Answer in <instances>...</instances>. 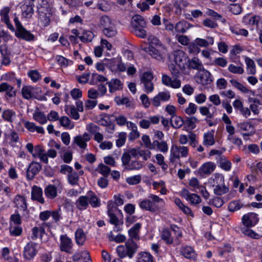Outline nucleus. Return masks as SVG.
<instances>
[{
  "label": "nucleus",
  "instance_id": "nucleus-1",
  "mask_svg": "<svg viewBox=\"0 0 262 262\" xmlns=\"http://www.w3.org/2000/svg\"><path fill=\"white\" fill-rule=\"evenodd\" d=\"M164 203L163 199L157 195L150 194L148 199H145L140 202L139 207L142 210L155 212L160 209Z\"/></svg>",
  "mask_w": 262,
  "mask_h": 262
},
{
  "label": "nucleus",
  "instance_id": "nucleus-2",
  "mask_svg": "<svg viewBox=\"0 0 262 262\" xmlns=\"http://www.w3.org/2000/svg\"><path fill=\"white\" fill-rule=\"evenodd\" d=\"M138 247L139 246L136 242L132 239H128L124 245L118 246L116 251L120 258L126 257L132 258L137 252Z\"/></svg>",
  "mask_w": 262,
  "mask_h": 262
},
{
  "label": "nucleus",
  "instance_id": "nucleus-3",
  "mask_svg": "<svg viewBox=\"0 0 262 262\" xmlns=\"http://www.w3.org/2000/svg\"><path fill=\"white\" fill-rule=\"evenodd\" d=\"M188 154L189 148L187 146L173 144L170 149L169 162L172 165L176 167L180 161V158H186Z\"/></svg>",
  "mask_w": 262,
  "mask_h": 262
},
{
  "label": "nucleus",
  "instance_id": "nucleus-4",
  "mask_svg": "<svg viewBox=\"0 0 262 262\" xmlns=\"http://www.w3.org/2000/svg\"><path fill=\"white\" fill-rule=\"evenodd\" d=\"M213 182L214 183L213 192L216 195H222L229 191V188L225 185L224 177L223 174L215 173Z\"/></svg>",
  "mask_w": 262,
  "mask_h": 262
},
{
  "label": "nucleus",
  "instance_id": "nucleus-5",
  "mask_svg": "<svg viewBox=\"0 0 262 262\" xmlns=\"http://www.w3.org/2000/svg\"><path fill=\"white\" fill-rule=\"evenodd\" d=\"M171 57L180 69H185L189 58L184 52L179 50L174 51L171 54Z\"/></svg>",
  "mask_w": 262,
  "mask_h": 262
},
{
  "label": "nucleus",
  "instance_id": "nucleus-6",
  "mask_svg": "<svg viewBox=\"0 0 262 262\" xmlns=\"http://www.w3.org/2000/svg\"><path fill=\"white\" fill-rule=\"evenodd\" d=\"M144 50L148 53L152 58L158 60H162L165 53L166 48L163 45H160L157 47L150 45L148 48H145Z\"/></svg>",
  "mask_w": 262,
  "mask_h": 262
},
{
  "label": "nucleus",
  "instance_id": "nucleus-7",
  "mask_svg": "<svg viewBox=\"0 0 262 262\" xmlns=\"http://www.w3.org/2000/svg\"><path fill=\"white\" fill-rule=\"evenodd\" d=\"M15 36L18 38L27 41L35 40V37L30 31L27 30L24 26L15 30Z\"/></svg>",
  "mask_w": 262,
  "mask_h": 262
},
{
  "label": "nucleus",
  "instance_id": "nucleus-8",
  "mask_svg": "<svg viewBox=\"0 0 262 262\" xmlns=\"http://www.w3.org/2000/svg\"><path fill=\"white\" fill-rule=\"evenodd\" d=\"M41 169V165L36 162H31L28 167L26 171V177L28 180H33L35 176L39 173Z\"/></svg>",
  "mask_w": 262,
  "mask_h": 262
},
{
  "label": "nucleus",
  "instance_id": "nucleus-9",
  "mask_svg": "<svg viewBox=\"0 0 262 262\" xmlns=\"http://www.w3.org/2000/svg\"><path fill=\"white\" fill-rule=\"evenodd\" d=\"M258 220L257 214L253 212H249L244 215L242 219L243 224L247 227L254 226Z\"/></svg>",
  "mask_w": 262,
  "mask_h": 262
},
{
  "label": "nucleus",
  "instance_id": "nucleus-10",
  "mask_svg": "<svg viewBox=\"0 0 262 262\" xmlns=\"http://www.w3.org/2000/svg\"><path fill=\"white\" fill-rule=\"evenodd\" d=\"M60 249L61 251L66 252L68 253H71V250L73 247L72 239L69 237L67 234H64L60 235Z\"/></svg>",
  "mask_w": 262,
  "mask_h": 262
},
{
  "label": "nucleus",
  "instance_id": "nucleus-11",
  "mask_svg": "<svg viewBox=\"0 0 262 262\" xmlns=\"http://www.w3.org/2000/svg\"><path fill=\"white\" fill-rule=\"evenodd\" d=\"M170 98V94L169 92H159L152 99L151 102L152 105L155 107H158L161 104V101L166 102Z\"/></svg>",
  "mask_w": 262,
  "mask_h": 262
},
{
  "label": "nucleus",
  "instance_id": "nucleus-12",
  "mask_svg": "<svg viewBox=\"0 0 262 262\" xmlns=\"http://www.w3.org/2000/svg\"><path fill=\"white\" fill-rule=\"evenodd\" d=\"M37 251V244L30 242L24 248V256L26 259H32L36 254Z\"/></svg>",
  "mask_w": 262,
  "mask_h": 262
},
{
  "label": "nucleus",
  "instance_id": "nucleus-13",
  "mask_svg": "<svg viewBox=\"0 0 262 262\" xmlns=\"http://www.w3.org/2000/svg\"><path fill=\"white\" fill-rule=\"evenodd\" d=\"M181 193V195L187 201H189L191 204L197 205L201 202V199L199 195L195 193H190L186 189H183Z\"/></svg>",
  "mask_w": 262,
  "mask_h": 262
},
{
  "label": "nucleus",
  "instance_id": "nucleus-14",
  "mask_svg": "<svg viewBox=\"0 0 262 262\" xmlns=\"http://www.w3.org/2000/svg\"><path fill=\"white\" fill-rule=\"evenodd\" d=\"M91 137L88 133H85L83 135L76 136L74 138V142L80 148L85 149L87 146L86 142L90 140Z\"/></svg>",
  "mask_w": 262,
  "mask_h": 262
},
{
  "label": "nucleus",
  "instance_id": "nucleus-15",
  "mask_svg": "<svg viewBox=\"0 0 262 262\" xmlns=\"http://www.w3.org/2000/svg\"><path fill=\"white\" fill-rule=\"evenodd\" d=\"M10 11V8L8 7L3 8L0 11V16L1 17V20L2 22L4 23L8 28L11 31H14V28L11 24L9 20V13Z\"/></svg>",
  "mask_w": 262,
  "mask_h": 262
},
{
  "label": "nucleus",
  "instance_id": "nucleus-16",
  "mask_svg": "<svg viewBox=\"0 0 262 262\" xmlns=\"http://www.w3.org/2000/svg\"><path fill=\"white\" fill-rule=\"evenodd\" d=\"M162 83L164 85L168 86H170L173 89H178L181 87V80L177 79V78H174L173 80H172L169 76L166 75H164L162 76Z\"/></svg>",
  "mask_w": 262,
  "mask_h": 262
},
{
  "label": "nucleus",
  "instance_id": "nucleus-17",
  "mask_svg": "<svg viewBox=\"0 0 262 262\" xmlns=\"http://www.w3.org/2000/svg\"><path fill=\"white\" fill-rule=\"evenodd\" d=\"M197 81L202 85H206L212 81L211 73L205 69H203L202 72L198 77Z\"/></svg>",
  "mask_w": 262,
  "mask_h": 262
},
{
  "label": "nucleus",
  "instance_id": "nucleus-18",
  "mask_svg": "<svg viewBox=\"0 0 262 262\" xmlns=\"http://www.w3.org/2000/svg\"><path fill=\"white\" fill-rule=\"evenodd\" d=\"M216 166L211 162H208L203 164L199 169V173L202 175H208L215 169Z\"/></svg>",
  "mask_w": 262,
  "mask_h": 262
},
{
  "label": "nucleus",
  "instance_id": "nucleus-19",
  "mask_svg": "<svg viewBox=\"0 0 262 262\" xmlns=\"http://www.w3.org/2000/svg\"><path fill=\"white\" fill-rule=\"evenodd\" d=\"M39 15V19L40 24L43 27H47L49 25L50 23V17L52 16L51 11H40L38 12Z\"/></svg>",
  "mask_w": 262,
  "mask_h": 262
},
{
  "label": "nucleus",
  "instance_id": "nucleus-20",
  "mask_svg": "<svg viewBox=\"0 0 262 262\" xmlns=\"http://www.w3.org/2000/svg\"><path fill=\"white\" fill-rule=\"evenodd\" d=\"M181 253L185 258L187 259H195L197 254L193 249L190 246H184L181 248Z\"/></svg>",
  "mask_w": 262,
  "mask_h": 262
},
{
  "label": "nucleus",
  "instance_id": "nucleus-21",
  "mask_svg": "<svg viewBox=\"0 0 262 262\" xmlns=\"http://www.w3.org/2000/svg\"><path fill=\"white\" fill-rule=\"evenodd\" d=\"M32 199L37 201L41 204L45 203L44 199L42 196V190L38 186H34L31 192Z\"/></svg>",
  "mask_w": 262,
  "mask_h": 262
},
{
  "label": "nucleus",
  "instance_id": "nucleus-22",
  "mask_svg": "<svg viewBox=\"0 0 262 262\" xmlns=\"http://www.w3.org/2000/svg\"><path fill=\"white\" fill-rule=\"evenodd\" d=\"M131 25L132 28L146 27V23L142 16L137 14L133 16Z\"/></svg>",
  "mask_w": 262,
  "mask_h": 262
},
{
  "label": "nucleus",
  "instance_id": "nucleus-23",
  "mask_svg": "<svg viewBox=\"0 0 262 262\" xmlns=\"http://www.w3.org/2000/svg\"><path fill=\"white\" fill-rule=\"evenodd\" d=\"M4 92H6V95L9 97H13L16 95L14 88L7 82H3L0 84V93Z\"/></svg>",
  "mask_w": 262,
  "mask_h": 262
},
{
  "label": "nucleus",
  "instance_id": "nucleus-24",
  "mask_svg": "<svg viewBox=\"0 0 262 262\" xmlns=\"http://www.w3.org/2000/svg\"><path fill=\"white\" fill-rule=\"evenodd\" d=\"M45 195L50 199H54L57 196V188L52 184L47 186L44 190Z\"/></svg>",
  "mask_w": 262,
  "mask_h": 262
},
{
  "label": "nucleus",
  "instance_id": "nucleus-25",
  "mask_svg": "<svg viewBox=\"0 0 262 262\" xmlns=\"http://www.w3.org/2000/svg\"><path fill=\"white\" fill-rule=\"evenodd\" d=\"M34 5L31 3H26L21 6L23 15L26 17L29 18L32 17L33 13Z\"/></svg>",
  "mask_w": 262,
  "mask_h": 262
},
{
  "label": "nucleus",
  "instance_id": "nucleus-26",
  "mask_svg": "<svg viewBox=\"0 0 262 262\" xmlns=\"http://www.w3.org/2000/svg\"><path fill=\"white\" fill-rule=\"evenodd\" d=\"M0 52L2 55V64L8 66L10 63L11 60L10 58V52L8 51L6 46H1L0 47Z\"/></svg>",
  "mask_w": 262,
  "mask_h": 262
},
{
  "label": "nucleus",
  "instance_id": "nucleus-27",
  "mask_svg": "<svg viewBox=\"0 0 262 262\" xmlns=\"http://www.w3.org/2000/svg\"><path fill=\"white\" fill-rule=\"evenodd\" d=\"M14 203L15 206L20 210L25 211L27 210V205L24 197L17 195L14 199Z\"/></svg>",
  "mask_w": 262,
  "mask_h": 262
},
{
  "label": "nucleus",
  "instance_id": "nucleus-28",
  "mask_svg": "<svg viewBox=\"0 0 262 262\" xmlns=\"http://www.w3.org/2000/svg\"><path fill=\"white\" fill-rule=\"evenodd\" d=\"M214 130H211L204 134L203 144L206 146H212L214 144Z\"/></svg>",
  "mask_w": 262,
  "mask_h": 262
},
{
  "label": "nucleus",
  "instance_id": "nucleus-29",
  "mask_svg": "<svg viewBox=\"0 0 262 262\" xmlns=\"http://www.w3.org/2000/svg\"><path fill=\"white\" fill-rule=\"evenodd\" d=\"M141 225L138 223L135 224L129 230L128 234L130 237L129 239L138 240L139 239V232L141 228Z\"/></svg>",
  "mask_w": 262,
  "mask_h": 262
},
{
  "label": "nucleus",
  "instance_id": "nucleus-30",
  "mask_svg": "<svg viewBox=\"0 0 262 262\" xmlns=\"http://www.w3.org/2000/svg\"><path fill=\"white\" fill-rule=\"evenodd\" d=\"M219 166L226 171H229L231 168V163L227 160L226 157L223 155H220L217 159Z\"/></svg>",
  "mask_w": 262,
  "mask_h": 262
},
{
  "label": "nucleus",
  "instance_id": "nucleus-31",
  "mask_svg": "<svg viewBox=\"0 0 262 262\" xmlns=\"http://www.w3.org/2000/svg\"><path fill=\"white\" fill-rule=\"evenodd\" d=\"M109 87V91L111 93H114L117 90L122 88L121 81L118 79H112L110 81L106 83Z\"/></svg>",
  "mask_w": 262,
  "mask_h": 262
},
{
  "label": "nucleus",
  "instance_id": "nucleus-32",
  "mask_svg": "<svg viewBox=\"0 0 262 262\" xmlns=\"http://www.w3.org/2000/svg\"><path fill=\"white\" fill-rule=\"evenodd\" d=\"M188 63V66L190 69L197 70H202L204 69V66L202 61L196 57H193L191 59H189Z\"/></svg>",
  "mask_w": 262,
  "mask_h": 262
},
{
  "label": "nucleus",
  "instance_id": "nucleus-33",
  "mask_svg": "<svg viewBox=\"0 0 262 262\" xmlns=\"http://www.w3.org/2000/svg\"><path fill=\"white\" fill-rule=\"evenodd\" d=\"M194 41L196 42L199 47L206 48L214 43V39L212 37L207 36L206 39L196 38Z\"/></svg>",
  "mask_w": 262,
  "mask_h": 262
},
{
  "label": "nucleus",
  "instance_id": "nucleus-34",
  "mask_svg": "<svg viewBox=\"0 0 262 262\" xmlns=\"http://www.w3.org/2000/svg\"><path fill=\"white\" fill-rule=\"evenodd\" d=\"M35 89L31 86H25L22 88L21 93L23 97L29 100L34 97V92Z\"/></svg>",
  "mask_w": 262,
  "mask_h": 262
},
{
  "label": "nucleus",
  "instance_id": "nucleus-35",
  "mask_svg": "<svg viewBox=\"0 0 262 262\" xmlns=\"http://www.w3.org/2000/svg\"><path fill=\"white\" fill-rule=\"evenodd\" d=\"M192 26L186 21L182 20L178 22L174 27L176 31L178 33H184Z\"/></svg>",
  "mask_w": 262,
  "mask_h": 262
},
{
  "label": "nucleus",
  "instance_id": "nucleus-36",
  "mask_svg": "<svg viewBox=\"0 0 262 262\" xmlns=\"http://www.w3.org/2000/svg\"><path fill=\"white\" fill-rule=\"evenodd\" d=\"M88 205L89 201L86 194L85 195L80 196L76 202V207L80 210L86 209Z\"/></svg>",
  "mask_w": 262,
  "mask_h": 262
},
{
  "label": "nucleus",
  "instance_id": "nucleus-37",
  "mask_svg": "<svg viewBox=\"0 0 262 262\" xmlns=\"http://www.w3.org/2000/svg\"><path fill=\"white\" fill-rule=\"evenodd\" d=\"M86 195L89 203L92 207H96L100 206L99 200L94 192L92 191H89L86 193Z\"/></svg>",
  "mask_w": 262,
  "mask_h": 262
},
{
  "label": "nucleus",
  "instance_id": "nucleus-38",
  "mask_svg": "<svg viewBox=\"0 0 262 262\" xmlns=\"http://www.w3.org/2000/svg\"><path fill=\"white\" fill-rule=\"evenodd\" d=\"M248 74L254 75L256 73L255 64L254 61L248 57H245Z\"/></svg>",
  "mask_w": 262,
  "mask_h": 262
},
{
  "label": "nucleus",
  "instance_id": "nucleus-39",
  "mask_svg": "<svg viewBox=\"0 0 262 262\" xmlns=\"http://www.w3.org/2000/svg\"><path fill=\"white\" fill-rule=\"evenodd\" d=\"M137 262H153V257L149 253L141 252L138 254Z\"/></svg>",
  "mask_w": 262,
  "mask_h": 262
},
{
  "label": "nucleus",
  "instance_id": "nucleus-40",
  "mask_svg": "<svg viewBox=\"0 0 262 262\" xmlns=\"http://www.w3.org/2000/svg\"><path fill=\"white\" fill-rule=\"evenodd\" d=\"M156 147L160 151L166 153L168 150V146L166 141H154V149Z\"/></svg>",
  "mask_w": 262,
  "mask_h": 262
},
{
  "label": "nucleus",
  "instance_id": "nucleus-41",
  "mask_svg": "<svg viewBox=\"0 0 262 262\" xmlns=\"http://www.w3.org/2000/svg\"><path fill=\"white\" fill-rule=\"evenodd\" d=\"M33 119L41 124H44L47 122V118L43 113L40 111H35L33 115Z\"/></svg>",
  "mask_w": 262,
  "mask_h": 262
},
{
  "label": "nucleus",
  "instance_id": "nucleus-42",
  "mask_svg": "<svg viewBox=\"0 0 262 262\" xmlns=\"http://www.w3.org/2000/svg\"><path fill=\"white\" fill-rule=\"evenodd\" d=\"M75 234L76 244L78 245H82L85 240V235L83 231L81 229H78Z\"/></svg>",
  "mask_w": 262,
  "mask_h": 262
},
{
  "label": "nucleus",
  "instance_id": "nucleus-43",
  "mask_svg": "<svg viewBox=\"0 0 262 262\" xmlns=\"http://www.w3.org/2000/svg\"><path fill=\"white\" fill-rule=\"evenodd\" d=\"M78 37L83 42H91L94 37V34L92 31L84 30L82 34Z\"/></svg>",
  "mask_w": 262,
  "mask_h": 262
},
{
  "label": "nucleus",
  "instance_id": "nucleus-44",
  "mask_svg": "<svg viewBox=\"0 0 262 262\" xmlns=\"http://www.w3.org/2000/svg\"><path fill=\"white\" fill-rule=\"evenodd\" d=\"M170 123L173 128H179L184 124V121L180 117L176 115L171 117Z\"/></svg>",
  "mask_w": 262,
  "mask_h": 262
},
{
  "label": "nucleus",
  "instance_id": "nucleus-45",
  "mask_svg": "<svg viewBox=\"0 0 262 262\" xmlns=\"http://www.w3.org/2000/svg\"><path fill=\"white\" fill-rule=\"evenodd\" d=\"M16 114L11 110H6L3 112V118L9 122H12L15 117Z\"/></svg>",
  "mask_w": 262,
  "mask_h": 262
},
{
  "label": "nucleus",
  "instance_id": "nucleus-46",
  "mask_svg": "<svg viewBox=\"0 0 262 262\" xmlns=\"http://www.w3.org/2000/svg\"><path fill=\"white\" fill-rule=\"evenodd\" d=\"M79 180V177L76 172H72L68 174V181L70 185L72 186L78 185Z\"/></svg>",
  "mask_w": 262,
  "mask_h": 262
},
{
  "label": "nucleus",
  "instance_id": "nucleus-47",
  "mask_svg": "<svg viewBox=\"0 0 262 262\" xmlns=\"http://www.w3.org/2000/svg\"><path fill=\"white\" fill-rule=\"evenodd\" d=\"M173 5L177 11L181 13L182 9L187 7L189 3L185 0H175Z\"/></svg>",
  "mask_w": 262,
  "mask_h": 262
},
{
  "label": "nucleus",
  "instance_id": "nucleus-48",
  "mask_svg": "<svg viewBox=\"0 0 262 262\" xmlns=\"http://www.w3.org/2000/svg\"><path fill=\"white\" fill-rule=\"evenodd\" d=\"M103 34L108 37H113L115 36L117 33L115 24L111 26L103 29Z\"/></svg>",
  "mask_w": 262,
  "mask_h": 262
},
{
  "label": "nucleus",
  "instance_id": "nucleus-49",
  "mask_svg": "<svg viewBox=\"0 0 262 262\" xmlns=\"http://www.w3.org/2000/svg\"><path fill=\"white\" fill-rule=\"evenodd\" d=\"M23 231L21 227L19 225L10 224L9 227V232L10 235L12 236H19L20 235Z\"/></svg>",
  "mask_w": 262,
  "mask_h": 262
},
{
  "label": "nucleus",
  "instance_id": "nucleus-50",
  "mask_svg": "<svg viewBox=\"0 0 262 262\" xmlns=\"http://www.w3.org/2000/svg\"><path fill=\"white\" fill-rule=\"evenodd\" d=\"M37 11H51L50 5L47 0H39L37 5Z\"/></svg>",
  "mask_w": 262,
  "mask_h": 262
},
{
  "label": "nucleus",
  "instance_id": "nucleus-51",
  "mask_svg": "<svg viewBox=\"0 0 262 262\" xmlns=\"http://www.w3.org/2000/svg\"><path fill=\"white\" fill-rule=\"evenodd\" d=\"M228 70L231 73L236 74H242L244 72L242 64L239 66H237L233 64H230L228 66Z\"/></svg>",
  "mask_w": 262,
  "mask_h": 262
},
{
  "label": "nucleus",
  "instance_id": "nucleus-52",
  "mask_svg": "<svg viewBox=\"0 0 262 262\" xmlns=\"http://www.w3.org/2000/svg\"><path fill=\"white\" fill-rule=\"evenodd\" d=\"M161 238L167 244H171L173 243V238L170 231L168 229L163 230L161 234Z\"/></svg>",
  "mask_w": 262,
  "mask_h": 262
},
{
  "label": "nucleus",
  "instance_id": "nucleus-53",
  "mask_svg": "<svg viewBox=\"0 0 262 262\" xmlns=\"http://www.w3.org/2000/svg\"><path fill=\"white\" fill-rule=\"evenodd\" d=\"M115 101L118 105H125L127 107H131L132 103L128 98L125 97L121 98L120 97H116L115 98Z\"/></svg>",
  "mask_w": 262,
  "mask_h": 262
},
{
  "label": "nucleus",
  "instance_id": "nucleus-54",
  "mask_svg": "<svg viewBox=\"0 0 262 262\" xmlns=\"http://www.w3.org/2000/svg\"><path fill=\"white\" fill-rule=\"evenodd\" d=\"M60 125L66 128L72 129L74 127L73 124H71L70 119L67 116H62L59 118Z\"/></svg>",
  "mask_w": 262,
  "mask_h": 262
},
{
  "label": "nucleus",
  "instance_id": "nucleus-55",
  "mask_svg": "<svg viewBox=\"0 0 262 262\" xmlns=\"http://www.w3.org/2000/svg\"><path fill=\"white\" fill-rule=\"evenodd\" d=\"M127 134L125 132H121L118 135V139L116 140V144L118 147H122L125 143Z\"/></svg>",
  "mask_w": 262,
  "mask_h": 262
},
{
  "label": "nucleus",
  "instance_id": "nucleus-56",
  "mask_svg": "<svg viewBox=\"0 0 262 262\" xmlns=\"http://www.w3.org/2000/svg\"><path fill=\"white\" fill-rule=\"evenodd\" d=\"M32 235L31 238L33 240L36 239L39 236H41L45 232V229L42 227H34L32 229Z\"/></svg>",
  "mask_w": 262,
  "mask_h": 262
},
{
  "label": "nucleus",
  "instance_id": "nucleus-57",
  "mask_svg": "<svg viewBox=\"0 0 262 262\" xmlns=\"http://www.w3.org/2000/svg\"><path fill=\"white\" fill-rule=\"evenodd\" d=\"M143 166L140 161L135 160L133 161L129 164L126 167V169L128 170H139Z\"/></svg>",
  "mask_w": 262,
  "mask_h": 262
},
{
  "label": "nucleus",
  "instance_id": "nucleus-58",
  "mask_svg": "<svg viewBox=\"0 0 262 262\" xmlns=\"http://www.w3.org/2000/svg\"><path fill=\"white\" fill-rule=\"evenodd\" d=\"M114 24H115L107 16L104 15L101 17L100 25L103 27V29L109 27Z\"/></svg>",
  "mask_w": 262,
  "mask_h": 262
},
{
  "label": "nucleus",
  "instance_id": "nucleus-59",
  "mask_svg": "<svg viewBox=\"0 0 262 262\" xmlns=\"http://www.w3.org/2000/svg\"><path fill=\"white\" fill-rule=\"evenodd\" d=\"M51 216H52L54 222L57 223L62 219L61 209L58 208V209L51 211Z\"/></svg>",
  "mask_w": 262,
  "mask_h": 262
},
{
  "label": "nucleus",
  "instance_id": "nucleus-60",
  "mask_svg": "<svg viewBox=\"0 0 262 262\" xmlns=\"http://www.w3.org/2000/svg\"><path fill=\"white\" fill-rule=\"evenodd\" d=\"M145 27L133 28V33L137 36L144 38L146 36V32L144 30Z\"/></svg>",
  "mask_w": 262,
  "mask_h": 262
},
{
  "label": "nucleus",
  "instance_id": "nucleus-61",
  "mask_svg": "<svg viewBox=\"0 0 262 262\" xmlns=\"http://www.w3.org/2000/svg\"><path fill=\"white\" fill-rule=\"evenodd\" d=\"M198 121V120L196 117H190L187 118L184 122V124H186L189 128L193 129L196 127L195 123Z\"/></svg>",
  "mask_w": 262,
  "mask_h": 262
},
{
  "label": "nucleus",
  "instance_id": "nucleus-62",
  "mask_svg": "<svg viewBox=\"0 0 262 262\" xmlns=\"http://www.w3.org/2000/svg\"><path fill=\"white\" fill-rule=\"evenodd\" d=\"M154 76L151 73L149 72H144L141 78V82L145 84L147 82H150L152 81Z\"/></svg>",
  "mask_w": 262,
  "mask_h": 262
},
{
  "label": "nucleus",
  "instance_id": "nucleus-63",
  "mask_svg": "<svg viewBox=\"0 0 262 262\" xmlns=\"http://www.w3.org/2000/svg\"><path fill=\"white\" fill-rule=\"evenodd\" d=\"M228 8L229 11L234 15L239 14L242 12V7L237 4H231Z\"/></svg>",
  "mask_w": 262,
  "mask_h": 262
},
{
  "label": "nucleus",
  "instance_id": "nucleus-64",
  "mask_svg": "<svg viewBox=\"0 0 262 262\" xmlns=\"http://www.w3.org/2000/svg\"><path fill=\"white\" fill-rule=\"evenodd\" d=\"M189 185L191 187V190L192 191H196V189L202 187L200 185L199 181L195 178H192L189 180Z\"/></svg>",
  "mask_w": 262,
  "mask_h": 262
}]
</instances>
